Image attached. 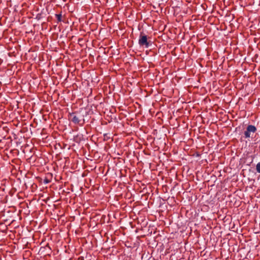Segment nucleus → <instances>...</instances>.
I'll return each instance as SVG.
<instances>
[{
  "mask_svg": "<svg viewBox=\"0 0 260 260\" xmlns=\"http://www.w3.org/2000/svg\"><path fill=\"white\" fill-rule=\"evenodd\" d=\"M139 44L142 46L147 48L149 46L150 43L147 40V37L143 32H141L139 39Z\"/></svg>",
  "mask_w": 260,
  "mask_h": 260,
  "instance_id": "nucleus-1",
  "label": "nucleus"
},
{
  "mask_svg": "<svg viewBox=\"0 0 260 260\" xmlns=\"http://www.w3.org/2000/svg\"><path fill=\"white\" fill-rule=\"evenodd\" d=\"M256 128L255 126L252 125H249L246 128V130L244 132V137L245 138H250L251 134L254 133L256 131Z\"/></svg>",
  "mask_w": 260,
  "mask_h": 260,
  "instance_id": "nucleus-2",
  "label": "nucleus"
},
{
  "mask_svg": "<svg viewBox=\"0 0 260 260\" xmlns=\"http://www.w3.org/2000/svg\"><path fill=\"white\" fill-rule=\"evenodd\" d=\"M80 116L79 113L73 112L70 114V118H71L72 122H74L75 124L79 123V122L80 121Z\"/></svg>",
  "mask_w": 260,
  "mask_h": 260,
  "instance_id": "nucleus-3",
  "label": "nucleus"
},
{
  "mask_svg": "<svg viewBox=\"0 0 260 260\" xmlns=\"http://www.w3.org/2000/svg\"><path fill=\"white\" fill-rule=\"evenodd\" d=\"M74 140L75 142H76L77 143V147H78L79 145L80 141H81V138L80 137V136L79 135H77L74 137ZM73 146L74 147H76V144H74ZM76 148H77V147H76Z\"/></svg>",
  "mask_w": 260,
  "mask_h": 260,
  "instance_id": "nucleus-4",
  "label": "nucleus"
},
{
  "mask_svg": "<svg viewBox=\"0 0 260 260\" xmlns=\"http://www.w3.org/2000/svg\"><path fill=\"white\" fill-rule=\"evenodd\" d=\"M55 16V17L57 18V23L63 21V20H62L61 14H56Z\"/></svg>",
  "mask_w": 260,
  "mask_h": 260,
  "instance_id": "nucleus-5",
  "label": "nucleus"
},
{
  "mask_svg": "<svg viewBox=\"0 0 260 260\" xmlns=\"http://www.w3.org/2000/svg\"><path fill=\"white\" fill-rule=\"evenodd\" d=\"M88 182H91V179H90V178H85L84 179V185L85 186V187L86 188H87L88 187V185L89 184V183Z\"/></svg>",
  "mask_w": 260,
  "mask_h": 260,
  "instance_id": "nucleus-6",
  "label": "nucleus"
},
{
  "mask_svg": "<svg viewBox=\"0 0 260 260\" xmlns=\"http://www.w3.org/2000/svg\"><path fill=\"white\" fill-rule=\"evenodd\" d=\"M92 92V89L91 88H88L86 91H84V93L86 95H89Z\"/></svg>",
  "mask_w": 260,
  "mask_h": 260,
  "instance_id": "nucleus-7",
  "label": "nucleus"
},
{
  "mask_svg": "<svg viewBox=\"0 0 260 260\" xmlns=\"http://www.w3.org/2000/svg\"><path fill=\"white\" fill-rule=\"evenodd\" d=\"M256 170L257 172L260 173V162L257 164L256 166Z\"/></svg>",
  "mask_w": 260,
  "mask_h": 260,
  "instance_id": "nucleus-8",
  "label": "nucleus"
},
{
  "mask_svg": "<svg viewBox=\"0 0 260 260\" xmlns=\"http://www.w3.org/2000/svg\"><path fill=\"white\" fill-rule=\"evenodd\" d=\"M88 174V172H87V171H85L84 172H82V177L87 176Z\"/></svg>",
  "mask_w": 260,
  "mask_h": 260,
  "instance_id": "nucleus-9",
  "label": "nucleus"
},
{
  "mask_svg": "<svg viewBox=\"0 0 260 260\" xmlns=\"http://www.w3.org/2000/svg\"><path fill=\"white\" fill-rule=\"evenodd\" d=\"M46 248H49L50 250H51V249H50V247H49V245H48V244H47L45 247H41V250H42L43 249H46Z\"/></svg>",
  "mask_w": 260,
  "mask_h": 260,
  "instance_id": "nucleus-10",
  "label": "nucleus"
},
{
  "mask_svg": "<svg viewBox=\"0 0 260 260\" xmlns=\"http://www.w3.org/2000/svg\"><path fill=\"white\" fill-rule=\"evenodd\" d=\"M49 181L47 179H45L44 180V182L45 183H49Z\"/></svg>",
  "mask_w": 260,
  "mask_h": 260,
  "instance_id": "nucleus-11",
  "label": "nucleus"
},
{
  "mask_svg": "<svg viewBox=\"0 0 260 260\" xmlns=\"http://www.w3.org/2000/svg\"><path fill=\"white\" fill-rule=\"evenodd\" d=\"M83 83H84L85 85H88V81H86V80L84 82H82V84Z\"/></svg>",
  "mask_w": 260,
  "mask_h": 260,
  "instance_id": "nucleus-12",
  "label": "nucleus"
},
{
  "mask_svg": "<svg viewBox=\"0 0 260 260\" xmlns=\"http://www.w3.org/2000/svg\"><path fill=\"white\" fill-rule=\"evenodd\" d=\"M84 242L87 243V241H86V240L85 239V240H84V239H83V238H82V246L83 245V243H84Z\"/></svg>",
  "mask_w": 260,
  "mask_h": 260,
  "instance_id": "nucleus-13",
  "label": "nucleus"
},
{
  "mask_svg": "<svg viewBox=\"0 0 260 260\" xmlns=\"http://www.w3.org/2000/svg\"><path fill=\"white\" fill-rule=\"evenodd\" d=\"M90 257H91L90 255H89V256H86V260H90Z\"/></svg>",
  "mask_w": 260,
  "mask_h": 260,
  "instance_id": "nucleus-14",
  "label": "nucleus"
},
{
  "mask_svg": "<svg viewBox=\"0 0 260 260\" xmlns=\"http://www.w3.org/2000/svg\"><path fill=\"white\" fill-rule=\"evenodd\" d=\"M81 40V38H79V39H78V42H79Z\"/></svg>",
  "mask_w": 260,
  "mask_h": 260,
  "instance_id": "nucleus-15",
  "label": "nucleus"
},
{
  "mask_svg": "<svg viewBox=\"0 0 260 260\" xmlns=\"http://www.w3.org/2000/svg\"><path fill=\"white\" fill-rule=\"evenodd\" d=\"M80 232V231H79V230L76 231V233H77V232Z\"/></svg>",
  "mask_w": 260,
  "mask_h": 260,
  "instance_id": "nucleus-16",
  "label": "nucleus"
},
{
  "mask_svg": "<svg viewBox=\"0 0 260 260\" xmlns=\"http://www.w3.org/2000/svg\"><path fill=\"white\" fill-rule=\"evenodd\" d=\"M82 260H84V257H83V256H82Z\"/></svg>",
  "mask_w": 260,
  "mask_h": 260,
  "instance_id": "nucleus-17",
  "label": "nucleus"
}]
</instances>
